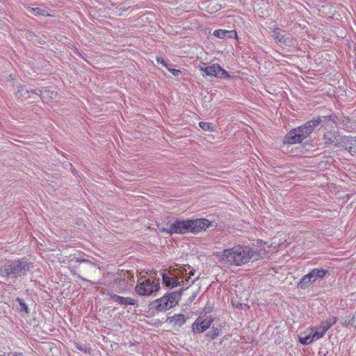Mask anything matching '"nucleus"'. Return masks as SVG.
I'll return each instance as SVG.
<instances>
[{
    "instance_id": "1",
    "label": "nucleus",
    "mask_w": 356,
    "mask_h": 356,
    "mask_svg": "<svg viewBox=\"0 0 356 356\" xmlns=\"http://www.w3.org/2000/svg\"><path fill=\"white\" fill-rule=\"evenodd\" d=\"M216 256L220 261L234 266H241L260 257L259 254L250 246L241 245L218 252Z\"/></svg>"
},
{
    "instance_id": "2",
    "label": "nucleus",
    "mask_w": 356,
    "mask_h": 356,
    "mask_svg": "<svg viewBox=\"0 0 356 356\" xmlns=\"http://www.w3.org/2000/svg\"><path fill=\"white\" fill-rule=\"evenodd\" d=\"M211 227V222L206 218L179 219L177 218L169 227H159L161 232L173 234H198Z\"/></svg>"
},
{
    "instance_id": "3",
    "label": "nucleus",
    "mask_w": 356,
    "mask_h": 356,
    "mask_svg": "<svg viewBox=\"0 0 356 356\" xmlns=\"http://www.w3.org/2000/svg\"><path fill=\"white\" fill-rule=\"evenodd\" d=\"M32 267L33 264L26 257L7 260L0 266V276L6 281L15 282L18 277L26 275Z\"/></svg>"
},
{
    "instance_id": "4",
    "label": "nucleus",
    "mask_w": 356,
    "mask_h": 356,
    "mask_svg": "<svg viewBox=\"0 0 356 356\" xmlns=\"http://www.w3.org/2000/svg\"><path fill=\"white\" fill-rule=\"evenodd\" d=\"M325 120V117H316L305 124L292 129L284 138V143L293 145L301 143Z\"/></svg>"
},
{
    "instance_id": "5",
    "label": "nucleus",
    "mask_w": 356,
    "mask_h": 356,
    "mask_svg": "<svg viewBox=\"0 0 356 356\" xmlns=\"http://www.w3.org/2000/svg\"><path fill=\"white\" fill-rule=\"evenodd\" d=\"M325 120V117H316L305 124L292 129L284 138V143L293 145L301 143Z\"/></svg>"
},
{
    "instance_id": "6",
    "label": "nucleus",
    "mask_w": 356,
    "mask_h": 356,
    "mask_svg": "<svg viewBox=\"0 0 356 356\" xmlns=\"http://www.w3.org/2000/svg\"><path fill=\"white\" fill-rule=\"evenodd\" d=\"M332 267L324 265L310 269L308 273L303 275L298 284L299 289H307L311 284L329 277L331 274Z\"/></svg>"
},
{
    "instance_id": "7",
    "label": "nucleus",
    "mask_w": 356,
    "mask_h": 356,
    "mask_svg": "<svg viewBox=\"0 0 356 356\" xmlns=\"http://www.w3.org/2000/svg\"><path fill=\"white\" fill-rule=\"evenodd\" d=\"M181 295V293L179 291L167 293L161 298L152 301L150 308L157 312L169 310L178 304Z\"/></svg>"
},
{
    "instance_id": "8",
    "label": "nucleus",
    "mask_w": 356,
    "mask_h": 356,
    "mask_svg": "<svg viewBox=\"0 0 356 356\" xmlns=\"http://www.w3.org/2000/svg\"><path fill=\"white\" fill-rule=\"evenodd\" d=\"M160 289L159 281L140 277L134 288L135 292L140 296H149Z\"/></svg>"
},
{
    "instance_id": "9",
    "label": "nucleus",
    "mask_w": 356,
    "mask_h": 356,
    "mask_svg": "<svg viewBox=\"0 0 356 356\" xmlns=\"http://www.w3.org/2000/svg\"><path fill=\"white\" fill-rule=\"evenodd\" d=\"M213 38L221 40L222 42H229L231 40H235L238 43L240 42L237 33L234 29H219L215 30L212 33L209 32L208 39L213 40Z\"/></svg>"
},
{
    "instance_id": "10",
    "label": "nucleus",
    "mask_w": 356,
    "mask_h": 356,
    "mask_svg": "<svg viewBox=\"0 0 356 356\" xmlns=\"http://www.w3.org/2000/svg\"><path fill=\"white\" fill-rule=\"evenodd\" d=\"M214 321V318L211 316L205 317L198 316L191 325L192 332L194 334H201L207 331Z\"/></svg>"
},
{
    "instance_id": "11",
    "label": "nucleus",
    "mask_w": 356,
    "mask_h": 356,
    "mask_svg": "<svg viewBox=\"0 0 356 356\" xmlns=\"http://www.w3.org/2000/svg\"><path fill=\"white\" fill-rule=\"evenodd\" d=\"M106 295L116 304L126 307L127 306L131 305L135 306L138 305V300L136 299L132 298L131 297H124L119 295L115 294L112 291H108Z\"/></svg>"
},
{
    "instance_id": "12",
    "label": "nucleus",
    "mask_w": 356,
    "mask_h": 356,
    "mask_svg": "<svg viewBox=\"0 0 356 356\" xmlns=\"http://www.w3.org/2000/svg\"><path fill=\"white\" fill-rule=\"evenodd\" d=\"M18 93L22 97H26V95H27L28 97H31V96L30 94H33L37 96L41 97L42 99H43L45 95L49 96V94L51 93V91H45L44 92H42L41 90L39 88H35V89H27L26 87H22L19 90Z\"/></svg>"
},
{
    "instance_id": "13",
    "label": "nucleus",
    "mask_w": 356,
    "mask_h": 356,
    "mask_svg": "<svg viewBox=\"0 0 356 356\" xmlns=\"http://www.w3.org/2000/svg\"><path fill=\"white\" fill-rule=\"evenodd\" d=\"M163 284L168 288H174L180 285L179 280L171 275L170 273L163 272L161 273Z\"/></svg>"
},
{
    "instance_id": "14",
    "label": "nucleus",
    "mask_w": 356,
    "mask_h": 356,
    "mask_svg": "<svg viewBox=\"0 0 356 356\" xmlns=\"http://www.w3.org/2000/svg\"><path fill=\"white\" fill-rule=\"evenodd\" d=\"M271 36L275 38V42L286 43L291 40V35L281 29H275Z\"/></svg>"
},
{
    "instance_id": "15",
    "label": "nucleus",
    "mask_w": 356,
    "mask_h": 356,
    "mask_svg": "<svg viewBox=\"0 0 356 356\" xmlns=\"http://www.w3.org/2000/svg\"><path fill=\"white\" fill-rule=\"evenodd\" d=\"M15 302L16 309L21 313L22 316H25L30 313V309L23 299L17 297L16 298Z\"/></svg>"
},
{
    "instance_id": "16",
    "label": "nucleus",
    "mask_w": 356,
    "mask_h": 356,
    "mask_svg": "<svg viewBox=\"0 0 356 356\" xmlns=\"http://www.w3.org/2000/svg\"><path fill=\"white\" fill-rule=\"evenodd\" d=\"M187 321V318L184 314H175L172 316H169L167 318V321L170 323L174 324L175 325H177L179 327L182 326L186 323Z\"/></svg>"
},
{
    "instance_id": "17",
    "label": "nucleus",
    "mask_w": 356,
    "mask_h": 356,
    "mask_svg": "<svg viewBox=\"0 0 356 356\" xmlns=\"http://www.w3.org/2000/svg\"><path fill=\"white\" fill-rule=\"evenodd\" d=\"M337 136L336 132H327L325 134L323 138L325 146L329 147L334 145V147H337Z\"/></svg>"
},
{
    "instance_id": "18",
    "label": "nucleus",
    "mask_w": 356,
    "mask_h": 356,
    "mask_svg": "<svg viewBox=\"0 0 356 356\" xmlns=\"http://www.w3.org/2000/svg\"><path fill=\"white\" fill-rule=\"evenodd\" d=\"M218 67H220L219 64H212L206 67L200 66L199 69L201 72H204L207 76L217 78Z\"/></svg>"
},
{
    "instance_id": "19",
    "label": "nucleus",
    "mask_w": 356,
    "mask_h": 356,
    "mask_svg": "<svg viewBox=\"0 0 356 356\" xmlns=\"http://www.w3.org/2000/svg\"><path fill=\"white\" fill-rule=\"evenodd\" d=\"M337 321V317L330 316L327 318L325 321L321 322V325L318 326V330H322L326 333V332L336 323Z\"/></svg>"
},
{
    "instance_id": "20",
    "label": "nucleus",
    "mask_w": 356,
    "mask_h": 356,
    "mask_svg": "<svg viewBox=\"0 0 356 356\" xmlns=\"http://www.w3.org/2000/svg\"><path fill=\"white\" fill-rule=\"evenodd\" d=\"M314 341H316L314 338V336L312 335V332H310L309 334L302 337V336H298V341L300 344L307 346L312 343Z\"/></svg>"
},
{
    "instance_id": "21",
    "label": "nucleus",
    "mask_w": 356,
    "mask_h": 356,
    "mask_svg": "<svg viewBox=\"0 0 356 356\" xmlns=\"http://www.w3.org/2000/svg\"><path fill=\"white\" fill-rule=\"evenodd\" d=\"M220 329L218 327L212 326L210 331L207 332L205 334L207 338H209L211 340H214L220 335Z\"/></svg>"
},
{
    "instance_id": "22",
    "label": "nucleus",
    "mask_w": 356,
    "mask_h": 356,
    "mask_svg": "<svg viewBox=\"0 0 356 356\" xmlns=\"http://www.w3.org/2000/svg\"><path fill=\"white\" fill-rule=\"evenodd\" d=\"M233 76L230 75L229 72L223 69L220 65L218 67V79H230Z\"/></svg>"
},
{
    "instance_id": "23",
    "label": "nucleus",
    "mask_w": 356,
    "mask_h": 356,
    "mask_svg": "<svg viewBox=\"0 0 356 356\" xmlns=\"http://www.w3.org/2000/svg\"><path fill=\"white\" fill-rule=\"evenodd\" d=\"M310 330L316 341L323 338L326 334L323 330H318V327H311Z\"/></svg>"
},
{
    "instance_id": "24",
    "label": "nucleus",
    "mask_w": 356,
    "mask_h": 356,
    "mask_svg": "<svg viewBox=\"0 0 356 356\" xmlns=\"http://www.w3.org/2000/svg\"><path fill=\"white\" fill-rule=\"evenodd\" d=\"M76 348L86 354H91L92 349L90 344L76 343L75 345Z\"/></svg>"
},
{
    "instance_id": "25",
    "label": "nucleus",
    "mask_w": 356,
    "mask_h": 356,
    "mask_svg": "<svg viewBox=\"0 0 356 356\" xmlns=\"http://www.w3.org/2000/svg\"><path fill=\"white\" fill-rule=\"evenodd\" d=\"M199 127L204 131H215V125L211 122H199Z\"/></svg>"
},
{
    "instance_id": "26",
    "label": "nucleus",
    "mask_w": 356,
    "mask_h": 356,
    "mask_svg": "<svg viewBox=\"0 0 356 356\" xmlns=\"http://www.w3.org/2000/svg\"><path fill=\"white\" fill-rule=\"evenodd\" d=\"M29 10L31 14L35 15L46 16L48 15L45 10H43L40 8H29Z\"/></svg>"
},
{
    "instance_id": "27",
    "label": "nucleus",
    "mask_w": 356,
    "mask_h": 356,
    "mask_svg": "<svg viewBox=\"0 0 356 356\" xmlns=\"http://www.w3.org/2000/svg\"><path fill=\"white\" fill-rule=\"evenodd\" d=\"M348 145H346V149L352 155L356 153V148L353 146V140H347Z\"/></svg>"
},
{
    "instance_id": "28",
    "label": "nucleus",
    "mask_w": 356,
    "mask_h": 356,
    "mask_svg": "<svg viewBox=\"0 0 356 356\" xmlns=\"http://www.w3.org/2000/svg\"><path fill=\"white\" fill-rule=\"evenodd\" d=\"M348 320H346L343 323V325L346 327H353L355 325V318L353 314H350L348 315Z\"/></svg>"
},
{
    "instance_id": "29",
    "label": "nucleus",
    "mask_w": 356,
    "mask_h": 356,
    "mask_svg": "<svg viewBox=\"0 0 356 356\" xmlns=\"http://www.w3.org/2000/svg\"><path fill=\"white\" fill-rule=\"evenodd\" d=\"M172 64H170L169 65V67L168 68H166L170 72L172 73V74L175 76V77H179V76H181L182 74V72L181 70H177L175 68H173L172 67Z\"/></svg>"
},
{
    "instance_id": "30",
    "label": "nucleus",
    "mask_w": 356,
    "mask_h": 356,
    "mask_svg": "<svg viewBox=\"0 0 356 356\" xmlns=\"http://www.w3.org/2000/svg\"><path fill=\"white\" fill-rule=\"evenodd\" d=\"M73 49H74V51L77 54L79 55L81 58H82L83 59H84L86 61H88V58H89V56H88V54L86 53H85L84 51H79L76 46H72Z\"/></svg>"
},
{
    "instance_id": "31",
    "label": "nucleus",
    "mask_w": 356,
    "mask_h": 356,
    "mask_svg": "<svg viewBox=\"0 0 356 356\" xmlns=\"http://www.w3.org/2000/svg\"><path fill=\"white\" fill-rule=\"evenodd\" d=\"M156 60L159 64H161L162 66L165 68H168L170 63H168L167 60H165L162 56H157L156 57Z\"/></svg>"
},
{
    "instance_id": "32",
    "label": "nucleus",
    "mask_w": 356,
    "mask_h": 356,
    "mask_svg": "<svg viewBox=\"0 0 356 356\" xmlns=\"http://www.w3.org/2000/svg\"><path fill=\"white\" fill-rule=\"evenodd\" d=\"M75 261H76V262L79 263V264L80 263L90 264L91 263V261L89 259L83 258V257H76Z\"/></svg>"
},
{
    "instance_id": "33",
    "label": "nucleus",
    "mask_w": 356,
    "mask_h": 356,
    "mask_svg": "<svg viewBox=\"0 0 356 356\" xmlns=\"http://www.w3.org/2000/svg\"><path fill=\"white\" fill-rule=\"evenodd\" d=\"M8 356H24L22 353H9Z\"/></svg>"
},
{
    "instance_id": "34",
    "label": "nucleus",
    "mask_w": 356,
    "mask_h": 356,
    "mask_svg": "<svg viewBox=\"0 0 356 356\" xmlns=\"http://www.w3.org/2000/svg\"><path fill=\"white\" fill-rule=\"evenodd\" d=\"M126 290V288L124 287H119L117 290H116V292L119 293H124Z\"/></svg>"
},
{
    "instance_id": "35",
    "label": "nucleus",
    "mask_w": 356,
    "mask_h": 356,
    "mask_svg": "<svg viewBox=\"0 0 356 356\" xmlns=\"http://www.w3.org/2000/svg\"><path fill=\"white\" fill-rule=\"evenodd\" d=\"M79 278H80L81 280H83V281L89 282V280H86V278H83V277H81V276H79Z\"/></svg>"
}]
</instances>
